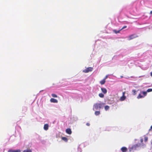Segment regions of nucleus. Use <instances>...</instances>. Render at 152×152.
Masks as SVG:
<instances>
[{
  "label": "nucleus",
  "mask_w": 152,
  "mask_h": 152,
  "mask_svg": "<svg viewBox=\"0 0 152 152\" xmlns=\"http://www.w3.org/2000/svg\"><path fill=\"white\" fill-rule=\"evenodd\" d=\"M104 103H96L94 105V108L95 110H97L98 109L101 108L102 106L104 105Z\"/></svg>",
  "instance_id": "obj_1"
},
{
  "label": "nucleus",
  "mask_w": 152,
  "mask_h": 152,
  "mask_svg": "<svg viewBox=\"0 0 152 152\" xmlns=\"http://www.w3.org/2000/svg\"><path fill=\"white\" fill-rule=\"evenodd\" d=\"M141 144L140 143L136 144L133 145L131 148L129 149V151L130 152L136 150L137 148H140Z\"/></svg>",
  "instance_id": "obj_2"
},
{
  "label": "nucleus",
  "mask_w": 152,
  "mask_h": 152,
  "mask_svg": "<svg viewBox=\"0 0 152 152\" xmlns=\"http://www.w3.org/2000/svg\"><path fill=\"white\" fill-rule=\"evenodd\" d=\"M137 37V36L135 34H133L130 35V36H129L128 37H127L128 38V40H130L131 39H132L134 38H136Z\"/></svg>",
  "instance_id": "obj_3"
},
{
  "label": "nucleus",
  "mask_w": 152,
  "mask_h": 152,
  "mask_svg": "<svg viewBox=\"0 0 152 152\" xmlns=\"http://www.w3.org/2000/svg\"><path fill=\"white\" fill-rule=\"evenodd\" d=\"M93 70V68L91 67H88L85 70H84L83 72L85 73H88L89 72H91Z\"/></svg>",
  "instance_id": "obj_4"
},
{
  "label": "nucleus",
  "mask_w": 152,
  "mask_h": 152,
  "mask_svg": "<svg viewBox=\"0 0 152 152\" xmlns=\"http://www.w3.org/2000/svg\"><path fill=\"white\" fill-rule=\"evenodd\" d=\"M125 92H123V95L121 97L120 100L121 101H123L124 100L126 99V96H125Z\"/></svg>",
  "instance_id": "obj_5"
},
{
  "label": "nucleus",
  "mask_w": 152,
  "mask_h": 152,
  "mask_svg": "<svg viewBox=\"0 0 152 152\" xmlns=\"http://www.w3.org/2000/svg\"><path fill=\"white\" fill-rule=\"evenodd\" d=\"M50 101L53 103H57L58 102V101L57 100L54 98H51L50 99Z\"/></svg>",
  "instance_id": "obj_6"
},
{
  "label": "nucleus",
  "mask_w": 152,
  "mask_h": 152,
  "mask_svg": "<svg viewBox=\"0 0 152 152\" xmlns=\"http://www.w3.org/2000/svg\"><path fill=\"white\" fill-rule=\"evenodd\" d=\"M66 132L67 134H71L72 132L71 129L69 128L66 129Z\"/></svg>",
  "instance_id": "obj_7"
},
{
  "label": "nucleus",
  "mask_w": 152,
  "mask_h": 152,
  "mask_svg": "<svg viewBox=\"0 0 152 152\" xmlns=\"http://www.w3.org/2000/svg\"><path fill=\"white\" fill-rule=\"evenodd\" d=\"M49 125L48 124H45L44 126V129L45 130H47L48 129Z\"/></svg>",
  "instance_id": "obj_8"
},
{
  "label": "nucleus",
  "mask_w": 152,
  "mask_h": 152,
  "mask_svg": "<svg viewBox=\"0 0 152 152\" xmlns=\"http://www.w3.org/2000/svg\"><path fill=\"white\" fill-rule=\"evenodd\" d=\"M121 150L122 152H126L127 151V148L126 147H123L121 148Z\"/></svg>",
  "instance_id": "obj_9"
},
{
  "label": "nucleus",
  "mask_w": 152,
  "mask_h": 152,
  "mask_svg": "<svg viewBox=\"0 0 152 152\" xmlns=\"http://www.w3.org/2000/svg\"><path fill=\"white\" fill-rule=\"evenodd\" d=\"M101 90L102 92L104 94H105L107 93V90L105 88H101Z\"/></svg>",
  "instance_id": "obj_10"
},
{
  "label": "nucleus",
  "mask_w": 152,
  "mask_h": 152,
  "mask_svg": "<svg viewBox=\"0 0 152 152\" xmlns=\"http://www.w3.org/2000/svg\"><path fill=\"white\" fill-rule=\"evenodd\" d=\"M144 96L142 95L141 94H139L137 96V98L138 99L144 98Z\"/></svg>",
  "instance_id": "obj_11"
},
{
  "label": "nucleus",
  "mask_w": 152,
  "mask_h": 152,
  "mask_svg": "<svg viewBox=\"0 0 152 152\" xmlns=\"http://www.w3.org/2000/svg\"><path fill=\"white\" fill-rule=\"evenodd\" d=\"M105 79H103L100 82V83L101 85H103L105 83Z\"/></svg>",
  "instance_id": "obj_12"
},
{
  "label": "nucleus",
  "mask_w": 152,
  "mask_h": 152,
  "mask_svg": "<svg viewBox=\"0 0 152 152\" xmlns=\"http://www.w3.org/2000/svg\"><path fill=\"white\" fill-rule=\"evenodd\" d=\"M62 140L64 141L65 142H67L68 139L67 138L65 137H62Z\"/></svg>",
  "instance_id": "obj_13"
},
{
  "label": "nucleus",
  "mask_w": 152,
  "mask_h": 152,
  "mask_svg": "<svg viewBox=\"0 0 152 152\" xmlns=\"http://www.w3.org/2000/svg\"><path fill=\"white\" fill-rule=\"evenodd\" d=\"M23 152H32L31 150L30 149H27L24 150Z\"/></svg>",
  "instance_id": "obj_14"
},
{
  "label": "nucleus",
  "mask_w": 152,
  "mask_h": 152,
  "mask_svg": "<svg viewBox=\"0 0 152 152\" xmlns=\"http://www.w3.org/2000/svg\"><path fill=\"white\" fill-rule=\"evenodd\" d=\"M141 143L140 144H141L140 147H141L142 148H144L146 147V145L145 144H144L143 142Z\"/></svg>",
  "instance_id": "obj_15"
},
{
  "label": "nucleus",
  "mask_w": 152,
  "mask_h": 152,
  "mask_svg": "<svg viewBox=\"0 0 152 152\" xmlns=\"http://www.w3.org/2000/svg\"><path fill=\"white\" fill-rule=\"evenodd\" d=\"M132 92L133 93V95H135L137 94V91H136L135 90H133L132 91Z\"/></svg>",
  "instance_id": "obj_16"
},
{
  "label": "nucleus",
  "mask_w": 152,
  "mask_h": 152,
  "mask_svg": "<svg viewBox=\"0 0 152 152\" xmlns=\"http://www.w3.org/2000/svg\"><path fill=\"white\" fill-rule=\"evenodd\" d=\"M99 96L101 98H103L104 97V95L102 93H99Z\"/></svg>",
  "instance_id": "obj_17"
},
{
  "label": "nucleus",
  "mask_w": 152,
  "mask_h": 152,
  "mask_svg": "<svg viewBox=\"0 0 152 152\" xmlns=\"http://www.w3.org/2000/svg\"><path fill=\"white\" fill-rule=\"evenodd\" d=\"M100 114V112L99 111H96L95 112V114L96 115H99Z\"/></svg>",
  "instance_id": "obj_18"
},
{
  "label": "nucleus",
  "mask_w": 152,
  "mask_h": 152,
  "mask_svg": "<svg viewBox=\"0 0 152 152\" xmlns=\"http://www.w3.org/2000/svg\"><path fill=\"white\" fill-rule=\"evenodd\" d=\"M142 93L143 94V96L145 97L147 95V92L146 91H142Z\"/></svg>",
  "instance_id": "obj_19"
},
{
  "label": "nucleus",
  "mask_w": 152,
  "mask_h": 152,
  "mask_svg": "<svg viewBox=\"0 0 152 152\" xmlns=\"http://www.w3.org/2000/svg\"><path fill=\"white\" fill-rule=\"evenodd\" d=\"M52 96L53 97L56 98L57 97V96L55 94H51Z\"/></svg>",
  "instance_id": "obj_20"
},
{
  "label": "nucleus",
  "mask_w": 152,
  "mask_h": 152,
  "mask_svg": "<svg viewBox=\"0 0 152 152\" xmlns=\"http://www.w3.org/2000/svg\"><path fill=\"white\" fill-rule=\"evenodd\" d=\"M109 108V107L107 105H106L104 107V109L106 110H107Z\"/></svg>",
  "instance_id": "obj_21"
},
{
  "label": "nucleus",
  "mask_w": 152,
  "mask_h": 152,
  "mask_svg": "<svg viewBox=\"0 0 152 152\" xmlns=\"http://www.w3.org/2000/svg\"><path fill=\"white\" fill-rule=\"evenodd\" d=\"M148 140V137H144V141L146 142Z\"/></svg>",
  "instance_id": "obj_22"
},
{
  "label": "nucleus",
  "mask_w": 152,
  "mask_h": 152,
  "mask_svg": "<svg viewBox=\"0 0 152 152\" xmlns=\"http://www.w3.org/2000/svg\"><path fill=\"white\" fill-rule=\"evenodd\" d=\"M151 91H152V89H151V88H149V89H148L147 90L146 92H151Z\"/></svg>",
  "instance_id": "obj_23"
},
{
  "label": "nucleus",
  "mask_w": 152,
  "mask_h": 152,
  "mask_svg": "<svg viewBox=\"0 0 152 152\" xmlns=\"http://www.w3.org/2000/svg\"><path fill=\"white\" fill-rule=\"evenodd\" d=\"M21 151L19 149H18L15 150H14V152H20Z\"/></svg>",
  "instance_id": "obj_24"
},
{
  "label": "nucleus",
  "mask_w": 152,
  "mask_h": 152,
  "mask_svg": "<svg viewBox=\"0 0 152 152\" xmlns=\"http://www.w3.org/2000/svg\"><path fill=\"white\" fill-rule=\"evenodd\" d=\"M121 30V29L120 30H118V31H117L116 30H115V33L116 34H117V33H119V32Z\"/></svg>",
  "instance_id": "obj_25"
},
{
  "label": "nucleus",
  "mask_w": 152,
  "mask_h": 152,
  "mask_svg": "<svg viewBox=\"0 0 152 152\" xmlns=\"http://www.w3.org/2000/svg\"><path fill=\"white\" fill-rule=\"evenodd\" d=\"M14 150H9L8 151V152H14Z\"/></svg>",
  "instance_id": "obj_26"
},
{
  "label": "nucleus",
  "mask_w": 152,
  "mask_h": 152,
  "mask_svg": "<svg viewBox=\"0 0 152 152\" xmlns=\"http://www.w3.org/2000/svg\"><path fill=\"white\" fill-rule=\"evenodd\" d=\"M126 28V26H124L121 29V30L124 29V28Z\"/></svg>",
  "instance_id": "obj_27"
},
{
  "label": "nucleus",
  "mask_w": 152,
  "mask_h": 152,
  "mask_svg": "<svg viewBox=\"0 0 152 152\" xmlns=\"http://www.w3.org/2000/svg\"><path fill=\"white\" fill-rule=\"evenodd\" d=\"M145 77V78H146L147 77H146V76H145V75H142V76H139L138 77V78H140V77Z\"/></svg>",
  "instance_id": "obj_28"
},
{
  "label": "nucleus",
  "mask_w": 152,
  "mask_h": 152,
  "mask_svg": "<svg viewBox=\"0 0 152 152\" xmlns=\"http://www.w3.org/2000/svg\"><path fill=\"white\" fill-rule=\"evenodd\" d=\"M143 139L142 138L140 139V142L141 143L143 142Z\"/></svg>",
  "instance_id": "obj_29"
},
{
  "label": "nucleus",
  "mask_w": 152,
  "mask_h": 152,
  "mask_svg": "<svg viewBox=\"0 0 152 152\" xmlns=\"http://www.w3.org/2000/svg\"><path fill=\"white\" fill-rule=\"evenodd\" d=\"M86 125H87V126H90V124H89V123H87L86 124Z\"/></svg>",
  "instance_id": "obj_30"
},
{
  "label": "nucleus",
  "mask_w": 152,
  "mask_h": 152,
  "mask_svg": "<svg viewBox=\"0 0 152 152\" xmlns=\"http://www.w3.org/2000/svg\"><path fill=\"white\" fill-rule=\"evenodd\" d=\"M152 129V125L151 126L150 129L149 130V131H150L151 129Z\"/></svg>",
  "instance_id": "obj_31"
},
{
  "label": "nucleus",
  "mask_w": 152,
  "mask_h": 152,
  "mask_svg": "<svg viewBox=\"0 0 152 152\" xmlns=\"http://www.w3.org/2000/svg\"><path fill=\"white\" fill-rule=\"evenodd\" d=\"M107 76H106V77H104V79H105V80L107 78Z\"/></svg>",
  "instance_id": "obj_32"
},
{
  "label": "nucleus",
  "mask_w": 152,
  "mask_h": 152,
  "mask_svg": "<svg viewBox=\"0 0 152 152\" xmlns=\"http://www.w3.org/2000/svg\"><path fill=\"white\" fill-rule=\"evenodd\" d=\"M151 75L152 76V72H151Z\"/></svg>",
  "instance_id": "obj_33"
},
{
  "label": "nucleus",
  "mask_w": 152,
  "mask_h": 152,
  "mask_svg": "<svg viewBox=\"0 0 152 152\" xmlns=\"http://www.w3.org/2000/svg\"><path fill=\"white\" fill-rule=\"evenodd\" d=\"M150 14H151L152 15V11H151V12H150Z\"/></svg>",
  "instance_id": "obj_34"
},
{
  "label": "nucleus",
  "mask_w": 152,
  "mask_h": 152,
  "mask_svg": "<svg viewBox=\"0 0 152 152\" xmlns=\"http://www.w3.org/2000/svg\"><path fill=\"white\" fill-rule=\"evenodd\" d=\"M151 145H152V141L151 142Z\"/></svg>",
  "instance_id": "obj_35"
},
{
  "label": "nucleus",
  "mask_w": 152,
  "mask_h": 152,
  "mask_svg": "<svg viewBox=\"0 0 152 152\" xmlns=\"http://www.w3.org/2000/svg\"><path fill=\"white\" fill-rule=\"evenodd\" d=\"M121 78H122L123 77V76H121Z\"/></svg>",
  "instance_id": "obj_36"
}]
</instances>
